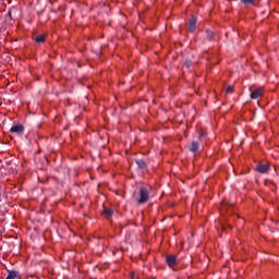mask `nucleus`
Instances as JSON below:
<instances>
[{
    "label": "nucleus",
    "instance_id": "obj_3",
    "mask_svg": "<svg viewBox=\"0 0 279 279\" xmlns=\"http://www.w3.org/2000/svg\"><path fill=\"white\" fill-rule=\"evenodd\" d=\"M265 90L263 87H259L253 92H251V99H260L264 95Z\"/></svg>",
    "mask_w": 279,
    "mask_h": 279
},
{
    "label": "nucleus",
    "instance_id": "obj_8",
    "mask_svg": "<svg viewBox=\"0 0 279 279\" xmlns=\"http://www.w3.org/2000/svg\"><path fill=\"white\" fill-rule=\"evenodd\" d=\"M135 165H137L138 169H147V162L143 159H135Z\"/></svg>",
    "mask_w": 279,
    "mask_h": 279
},
{
    "label": "nucleus",
    "instance_id": "obj_6",
    "mask_svg": "<svg viewBox=\"0 0 279 279\" xmlns=\"http://www.w3.org/2000/svg\"><path fill=\"white\" fill-rule=\"evenodd\" d=\"M187 149L192 154H197V151L199 150V142L193 141L191 145L187 146Z\"/></svg>",
    "mask_w": 279,
    "mask_h": 279
},
{
    "label": "nucleus",
    "instance_id": "obj_11",
    "mask_svg": "<svg viewBox=\"0 0 279 279\" xmlns=\"http://www.w3.org/2000/svg\"><path fill=\"white\" fill-rule=\"evenodd\" d=\"M206 38L213 40L215 38V32L207 29L206 31Z\"/></svg>",
    "mask_w": 279,
    "mask_h": 279
},
{
    "label": "nucleus",
    "instance_id": "obj_16",
    "mask_svg": "<svg viewBox=\"0 0 279 279\" xmlns=\"http://www.w3.org/2000/svg\"><path fill=\"white\" fill-rule=\"evenodd\" d=\"M205 136H206V134L201 133V134L198 135V140L202 141V138H205Z\"/></svg>",
    "mask_w": 279,
    "mask_h": 279
},
{
    "label": "nucleus",
    "instance_id": "obj_17",
    "mask_svg": "<svg viewBox=\"0 0 279 279\" xmlns=\"http://www.w3.org/2000/svg\"><path fill=\"white\" fill-rule=\"evenodd\" d=\"M131 278H133V279H134V274H131Z\"/></svg>",
    "mask_w": 279,
    "mask_h": 279
},
{
    "label": "nucleus",
    "instance_id": "obj_5",
    "mask_svg": "<svg viewBox=\"0 0 279 279\" xmlns=\"http://www.w3.org/2000/svg\"><path fill=\"white\" fill-rule=\"evenodd\" d=\"M166 263L169 267H175V265H178V257L175 255H168L166 257Z\"/></svg>",
    "mask_w": 279,
    "mask_h": 279
},
{
    "label": "nucleus",
    "instance_id": "obj_18",
    "mask_svg": "<svg viewBox=\"0 0 279 279\" xmlns=\"http://www.w3.org/2000/svg\"><path fill=\"white\" fill-rule=\"evenodd\" d=\"M221 228H222V230H226V227H225V226H222Z\"/></svg>",
    "mask_w": 279,
    "mask_h": 279
},
{
    "label": "nucleus",
    "instance_id": "obj_4",
    "mask_svg": "<svg viewBox=\"0 0 279 279\" xmlns=\"http://www.w3.org/2000/svg\"><path fill=\"white\" fill-rule=\"evenodd\" d=\"M10 132H11L12 134H23V132H25V126H23V124L13 125V126L10 129Z\"/></svg>",
    "mask_w": 279,
    "mask_h": 279
},
{
    "label": "nucleus",
    "instance_id": "obj_9",
    "mask_svg": "<svg viewBox=\"0 0 279 279\" xmlns=\"http://www.w3.org/2000/svg\"><path fill=\"white\" fill-rule=\"evenodd\" d=\"M16 278H19V271L9 270L5 279H16Z\"/></svg>",
    "mask_w": 279,
    "mask_h": 279
},
{
    "label": "nucleus",
    "instance_id": "obj_10",
    "mask_svg": "<svg viewBox=\"0 0 279 279\" xmlns=\"http://www.w3.org/2000/svg\"><path fill=\"white\" fill-rule=\"evenodd\" d=\"M104 214L107 217V219H110V217H112L114 215V210L112 208H106L104 210Z\"/></svg>",
    "mask_w": 279,
    "mask_h": 279
},
{
    "label": "nucleus",
    "instance_id": "obj_15",
    "mask_svg": "<svg viewBox=\"0 0 279 279\" xmlns=\"http://www.w3.org/2000/svg\"><path fill=\"white\" fill-rule=\"evenodd\" d=\"M226 93L230 94V93H234V86L230 85L227 87Z\"/></svg>",
    "mask_w": 279,
    "mask_h": 279
},
{
    "label": "nucleus",
    "instance_id": "obj_14",
    "mask_svg": "<svg viewBox=\"0 0 279 279\" xmlns=\"http://www.w3.org/2000/svg\"><path fill=\"white\" fill-rule=\"evenodd\" d=\"M184 66H186V69H191V66H193V61H191V60H185V61H184Z\"/></svg>",
    "mask_w": 279,
    "mask_h": 279
},
{
    "label": "nucleus",
    "instance_id": "obj_7",
    "mask_svg": "<svg viewBox=\"0 0 279 279\" xmlns=\"http://www.w3.org/2000/svg\"><path fill=\"white\" fill-rule=\"evenodd\" d=\"M256 171H257L258 173H269V166H268V165L259 163V165H257V167H256Z\"/></svg>",
    "mask_w": 279,
    "mask_h": 279
},
{
    "label": "nucleus",
    "instance_id": "obj_2",
    "mask_svg": "<svg viewBox=\"0 0 279 279\" xmlns=\"http://www.w3.org/2000/svg\"><path fill=\"white\" fill-rule=\"evenodd\" d=\"M189 32H191V34H193L196 29H197V17H195L194 15H192L189 20Z\"/></svg>",
    "mask_w": 279,
    "mask_h": 279
},
{
    "label": "nucleus",
    "instance_id": "obj_13",
    "mask_svg": "<svg viewBox=\"0 0 279 279\" xmlns=\"http://www.w3.org/2000/svg\"><path fill=\"white\" fill-rule=\"evenodd\" d=\"M254 1L256 0H241L244 5H254Z\"/></svg>",
    "mask_w": 279,
    "mask_h": 279
},
{
    "label": "nucleus",
    "instance_id": "obj_1",
    "mask_svg": "<svg viewBox=\"0 0 279 279\" xmlns=\"http://www.w3.org/2000/svg\"><path fill=\"white\" fill-rule=\"evenodd\" d=\"M138 204H147L149 202V190L145 186L140 189Z\"/></svg>",
    "mask_w": 279,
    "mask_h": 279
},
{
    "label": "nucleus",
    "instance_id": "obj_12",
    "mask_svg": "<svg viewBox=\"0 0 279 279\" xmlns=\"http://www.w3.org/2000/svg\"><path fill=\"white\" fill-rule=\"evenodd\" d=\"M45 40H46L45 35H39V36H37V37L35 38V43H38L39 45L43 44V43H45Z\"/></svg>",
    "mask_w": 279,
    "mask_h": 279
}]
</instances>
